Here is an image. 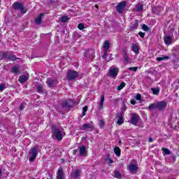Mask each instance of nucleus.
<instances>
[{
    "instance_id": "nucleus-1",
    "label": "nucleus",
    "mask_w": 179,
    "mask_h": 179,
    "mask_svg": "<svg viewBox=\"0 0 179 179\" xmlns=\"http://www.w3.org/2000/svg\"><path fill=\"white\" fill-rule=\"evenodd\" d=\"M52 136L56 138V141L61 142L64 137L65 136V132L61 129H59L57 126H52Z\"/></svg>"
},
{
    "instance_id": "nucleus-2",
    "label": "nucleus",
    "mask_w": 179,
    "mask_h": 179,
    "mask_svg": "<svg viewBox=\"0 0 179 179\" xmlns=\"http://www.w3.org/2000/svg\"><path fill=\"white\" fill-rule=\"evenodd\" d=\"M13 9L15 10H20L22 15H24L28 10L27 8L23 6V3L18 1H15L13 3Z\"/></svg>"
},
{
    "instance_id": "nucleus-3",
    "label": "nucleus",
    "mask_w": 179,
    "mask_h": 179,
    "mask_svg": "<svg viewBox=\"0 0 179 179\" xmlns=\"http://www.w3.org/2000/svg\"><path fill=\"white\" fill-rule=\"evenodd\" d=\"M0 59H7L9 61H16L17 58L15 55L9 53L8 52H0Z\"/></svg>"
},
{
    "instance_id": "nucleus-4",
    "label": "nucleus",
    "mask_w": 179,
    "mask_h": 179,
    "mask_svg": "<svg viewBox=\"0 0 179 179\" xmlns=\"http://www.w3.org/2000/svg\"><path fill=\"white\" fill-rule=\"evenodd\" d=\"M118 72H120L118 67L112 66L108 70V76H109V78H113V79H115V78L118 76Z\"/></svg>"
},
{
    "instance_id": "nucleus-5",
    "label": "nucleus",
    "mask_w": 179,
    "mask_h": 179,
    "mask_svg": "<svg viewBox=\"0 0 179 179\" xmlns=\"http://www.w3.org/2000/svg\"><path fill=\"white\" fill-rule=\"evenodd\" d=\"M127 6V1H122L120 2L115 7L116 11L121 14L124 13V10H125V8Z\"/></svg>"
},
{
    "instance_id": "nucleus-6",
    "label": "nucleus",
    "mask_w": 179,
    "mask_h": 179,
    "mask_svg": "<svg viewBox=\"0 0 179 179\" xmlns=\"http://www.w3.org/2000/svg\"><path fill=\"white\" fill-rule=\"evenodd\" d=\"M75 106V101L72 99H68L62 102V107L63 108H71Z\"/></svg>"
},
{
    "instance_id": "nucleus-7",
    "label": "nucleus",
    "mask_w": 179,
    "mask_h": 179,
    "mask_svg": "<svg viewBox=\"0 0 179 179\" xmlns=\"http://www.w3.org/2000/svg\"><path fill=\"white\" fill-rule=\"evenodd\" d=\"M84 57L87 58V59H94V58L96 57V55H94V50L92 49L86 50L85 52L84 53Z\"/></svg>"
},
{
    "instance_id": "nucleus-8",
    "label": "nucleus",
    "mask_w": 179,
    "mask_h": 179,
    "mask_svg": "<svg viewBox=\"0 0 179 179\" xmlns=\"http://www.w3.org/2000/svg\"><path fill=\"white\" fill-rule=\"evenodd\" d=\"M79 76V73H77V71H69L67 73V80H74V79H76Z\"/></svg>"
},
{
    "instance_id": "nucleus-9",
    "label": "nucleus",
    "mask_w": 179,
    "mask_h": 179,
    "mask_svg": "<svg viewBox=\"0 0 179 179\" xmlns=\"http://www.w3.org/2000/svg\"><path fill=\"white\" fill-rule=\"evenodd\" d=\"M37 157V148H34L29 151V162H34Z\"/></svg>"
},
{
    "instance_id": "nucleus-10",
    "label": "nucleus",
    "mask_w": 179,
    "mask_h": 179,
    "mask_svg": "<svg viewBox=\"0 0 179 179\" xmlns=\"http://www.w3.org/2000/svg\"><path fill=\"white\" fill-rule=\"evenodd\" d=\"M46 83L49 87L54 89L58 85V80L48 78Z\"/></svg>"
},
{
    "instance_id": "nucleus-11",
    "label": "nucleus",
    "mask_w": 179,
    "mask_h": 179,
    "mask_svg": "<svg viewBox=\"0 0 179 179\" xmlns=\"http://www.w3.org/2000/svg\"><path fill=\"white\" fill-rule=\"evenodd\" d=\"M157 110L159 111H163L166 110V107H167V102L166 101H161L157 103Z\"/></svg>"
},
{
    "instance_id": "nucleus-12",
    "label": "nucleus",
    "mask_w": 179,
    "mask_h": 179,
    "mask_svg": "<svg viewBox=\"0 0 179 179\" xmlns=\"http://www.w3.org/2000/svg\"><path fill=\"white\" fill-rule=\"evenodd\" d=\"M82 171L80 169H76L71 173V177L72 178L78 179L80 177Z\"/></svg>"
},
{
    "instance_id": "nucleus-13",
    "label": "nucleus",
    "mask_w": 179,
    "mask_h": 179,
    "mask_svg": "<svg viewBox=\"0 0 179 179\" xmlns=\"http://www.w3.org/2000/svg\"><path fill=\"white\" fill-rule=\"evenodd\" d=\"M117 118V125H122L124 124V113H120L116 115Z\"/></svg>"
},
{
    "instance_id": "nucleus-14",
    "label": "nucleus",
    "mask_w": 179,
    "mask_h": 179,
    "mask_svg": "<svg viewBox=\"0 0 179 179\" xmlns=\"http://www.w3.org/2000/svg\"><path fill=\"white\" fill-rule=\"evenodd\" d=\"M122 55L124 58V65L129 64V57H128V51H127V50L125 49L122 50Z\"/></svg>"
},
{
    "instance_id": "nucleus-15",
    "label": "nucleus",
    "mask_w": 179,
    "mask_h": 179,
    "mask_svg": "<svg viewBox=\"0 0 179 179\" xmlns=\"http://www.w3.org/2000/svg\"><path fill=\"white\" fill-rule=\"evenodd\" d=\"M138 121H139V115H138V114L136 113L132 114L131 117V123L133 125H136Z\"/></svg>"
},
{
    "instance_id": "nucleus-16",
    "label": "nucleus",
    "mask_w": 179,
    "mask_h": 179,
    "mask_svg": "<svg viewBox=\"0 0 179 179\" xmlns=\"http://www.w3.org/2000/svg\"><path fill=\"white\" fill-rule=\"evenodd\" d=\"M173 36H170L169 35H166L165 37L164 38V43L166 45H170L171 44L173 43Z\"/></svg>"
},
{
    "instance_id": "nucleus-17",
    "label": "nucleus",
    "mask_w": 179,
    "mask_h": 179,
    "mask_svg": "<svg viewBox=\"0 0 179 179\" xmlns=\"http://www.w3.org/2000/svg\"><path fill=\"white\" fill-rule=\"evenodd\" d=\"M80 129L81 131H86V129H91V131H93V129H94V126L91 124H84Z\"/></svg>"
},
{
    "instance_id": "nucleus-18",
    "label": "nucleus",
    "mask_w": 179,
    "mask_h": 179,
    "mask_svg": "<svg viewBox=\"0 0 179 179\" xmlns=\"http://www.w3.org/2000/svg\"><path fill=\"white\" fill-rule=\"evenodd\" d=\"M64 169L62 167L59 168L57 173V179H64Z\"/></svg>"
},
{
    "instance_id": "nucleus-19",
    "label": "nucleus",
    "mask_w": 179,
    "mask_h": 179,
    "mask_svg": "<svg viewBox=\"0 0 179 179\" xmlns=\"http://www.w3.org/2000/svg\"><path fill=\"white\" fill-rule=\"evenodd\" d=\"M128 169L130 171V173H136V171H138V166L134 164H131L130 165H129Z\"/></svg>"
},
{
    "instance_id": "nucleus-20",
    "label": "nucleus",
    "mask_w": 179,
    "mask_h": 179,
    "mask_svg": "<svg viewBox=\"0 0 179 179\" xmlns=\"http://www.w3.org/2000/svg\"><path fill=\"white\" fill-rule=\"evenodd\" d=\"M138 26H139V22L137 20L133 21L130 26V30H136L138 29Z\"/></svg>"
},
{
    "instance_id": "nucleus-21",
    "label": "nucleus",
    "mask_w": 179,
    "mask_h": 179,
    "mask_svg": "<svg viewBox=\"0 0 179 179\" xmlns=\"http://www.w3.org/2000/svg\"><path fill=\"white\" fill-rule=\"evenodd\" d=\"M80 156H86L87 155V151H86V147L83 145L79 148Z\"/></svg>"
},
{
    "instance_id": "nucleus-22",
    "label": "nucleus",
    "mask_w": 179,
    "mask_h": 179,
    "mask_svg": "<svg viewBox=\"0 0 179 179\" xmlns=\"http://www.w3.org/2000/svg\"><path fill=\"white\" fill-rule=\"evenodd\" d=\"M43 16H44V13L38 15V17L35 20L36 24H41Z\"/></svg>"
},
{
    "instance_id": "nucleus-23",
    "label": "nucleus",
    "mask_w": 179,
    "mask_h": 179,
    "mask_svg": "<svg viewBox=\"0 0 179 179\" xmlns=\"http://www.w3.org/2000/svg\"><path fill=\"white\" fill-rule=\"evenodd\" d=\"M131 51L135 52V54H139V46H138V45L134 43L131 46Z\"/></svg>"
},
{
    "instance_id": "nucleus-24",
    "label": "nucleus",
    "mask_w": 179,
    "mask_h": 179,
    "mask_svg": "<svg viewBox=\"0 0 179 179\" xmlns=\"http://www.w3.org/2000/svg\"><path fill=\"white\" fill-rule=\"evenodd\" d=\"M151 92H152V94H154V96H157L160 93V88H159V87H155V88L152 87L151 88Z\"/></svg>"
},
{
    "instance_id": "nucleus-25",
    "label": "nucleus",
    "mask_w": 179,
    "mask_h": 179,
    "mask_svg": "<svg viewBox=\"0 0 179 179\" xmlns=\"http://www.w3.org/2000/svg\"><path fill=\"white\" fill-rule=\"evenodd\" d=\"M104 104V94L101 95V100L99 102V110H103Z\"/></svg>"
},
{
    "instance_id": "nucleus-26",
    "label": "nucleus",
    "mask_w": 179,
    "mask_h": 179,
    "mask_svg": "<svg viewBox=\"0 0 179 179\" xmlns=\"http://www.w3.org/2000/svg\"><path fill=\"white\" fill-rule=\"evenodd\" d=\"M113 152L117 157L121 156V150L120 149V147H115L113 150Z\"/></svg>"
},
{
    "instance_id": "nucleus-27",
    "label": "nucleus",
    "mask_w": 179,
    "mask_h": 179,
    "mask_svg": "<svg viewBox=\"0 0 179 179\" xmlns=\"http://www.w3.org/2000/svg\"><path fill=\"white\" fill-rule=\"evenodd\" d=\"M103 47L104 51H108V48H110V42L108 41H106L103 43Z\"/></svg>"
},
{
    "instance_id": "nucleus-28",
    "label": "nucleus",
    "mask_w": 179,
    "mask_h": 179,
    "mask_svg": "<svg viewBox=\"0 0 179 179\" xmlns=\"http://www.w3.org/2000/svg\"><path fill=\"white\" fill-rule=\"evenodd\" d=\"M27 79H29L27 76L22 75L20 76L19 82L20 83H24V82H27Z\"/></svg>"
},
{
    "instance_id": "nucleus-29",
    "label": "nucleus",
    "mask_w": 179,
    "mask_h": 179,
    "mask_svg": "<svg viewBox=\"0 0 179 179\" xmlns=\"http://www.w3.org/2000/svg\"><path fill=\"white\" fill-rule=\"evenodd\" d=\"M148 110H157V103H151L148 108Z\"/></svg>"
},
{
    "instance_id": "nucleus-30",
    "label": "nucleus",
    "mask_w": 179,
    "mask_h": 179,
    "mask_svg": "<svg viewBox=\"0 0 179 179\" xmlns=\"http://www.w3.org/2000/svg\"><path fill=\"white\" fill-rule=\"evenodd\" d=\"M114 174L115 178L121 179L122 178V176L121 175V173H120L118 171H114Z\"/></svg>"
},
{
    "instance_id": "nucleus-31",
    "label": "nucleus",
    "mask_w": 179,
    "mask_h": 179,
    "mask_svg": "<svg viewBox=\"0 0 179 179\" xmlns=\"http://www.w3.org/2000/svg\"><path fill=\"white\" fill-rule=\"evenodd\" d=\"M136 11L137 12H141L142 10H143V5L138 3L136 6Z\"/></svg>"
},
{
    "instance_id": "nucleus-32",
    "label": "nucleus",
    "mask_w": 179,
    "mask_h": 179,
    "mask_svg": "<svg viewBox=\"0 0 179 179\" xmlns=\"http://www.w3.org/2000/svg\"><path fill=\"white\" fill-rule=\"evenodd\" d=\"M169 58H170V57H169V56H164V57H157V61L160 62L161 61H164L166 59H169Z\"/></svg>"
},
{
    "instance_id": "nucleus-33",
    "label": "nucleus",
    "mask_w": 179,
    "mask_h": 179,
    "mask_svg": "<svg viewBox=\"0 0 179 179\" xmlns=\"http://www.w3.org/2000/svg\"><path fill=\"white\" fill-rule=\"evenodd\" d=\"M12 73H17L19 72V66H15L11 69Z\"/></svg>"
},
{
    "instance_id": "nucleus-34",
    "label": "nucleus",
    "mask_w": 179,
    "mask_h": 179,
    "mask_svg": "<svg viewBox=\"0 0 179 179\" xmlns=\"http://www.w3.org/2000/svg\"><path fill=\"white\" fill-rule=\"evenodd\" d=\"M68 20H69V16H63L61 18V22H62L63 23H66V22H68Z\"/></svg>"
},
{
    "instance_id": "nucleus-35",
    "label": "nucleus",
    "mask_w": 179,
    "mask_h": 179,
    "mask_svg": "<svg viewBox=\"0 0 179 179\" xmlns=\"http://www.w3.org/2000/svg\"><path fill=\"white\" fill-rule=\"evenodd\" d=\"M125 87V83L122 82L120 85L117 87V90H122Z\"/></svg>"
},
{
    "instance_id": "nucleus-36",
    "label": "nucleus",
    "mask_w": 179,
    "mask_h": 179,
    "mask_svg": "<svg viewBox=\"0 0 179 179\" xmlns=\"http://www.w3.org/2000/svg\"><path fill=\"white\" fill-rule=\"evenodd\" d=\"M162 151L164 152V155H171V152H170V150L167 149V148H162Z\"/></svg>"
},
{
    "instance_id": "nucleus-37",
    "label": "nucleus",
    "mask_w": 179,
    "mask_h": 179,
    "mask_svg": "<svg viewBox=\"0 0 179 179\" xmlns=\"http://www.w3.org/2000/svg\"><path fill=\"white\" fill-rule=\"evenodd\" d=\"M6 89V84L2 83L0 84V92H3Z\"/></svg>"
},
{
    "instance_id": "nucleus-38",
    "label": "nucleus",
    "mask_w": 179,
    "mask_h": 179,
    "mask_svg": "<svg viewBox=\"0 0 179 179\" xmlns=\"http://www.w3.org/2000/svg\"><path fill=\"white\" fill-rule=\"evenodd\" d=\"M142 29L144 30V31H149V30H150V28H149V27L145 24H143Z\"/></svg>"
},
{
    "instance_id": "nucleus-39",
    "label": "nucleus",
    "mask_w": 179,
    "mask_h": 179,
    "mask_svg": "<svg viewBox=\"0 0 179 179\" xmlns=\"http://www.w3.org/2000/svg\"><path fill=\"white\" fill-rule=\"evenodd\" d=\"M108 55V50H103V55L102 56V58H103V59H107Z\"/></svg>"
},
{
    "instance_id": "nucleus-40",
    "label": "nucleus",
    "mask_w": 179,
    "mask_h": 179,
    "mask_svg": "<svg viewBox=\"0 0 179 179\" xmlns=\"http://www.w3.org/2000/svg\"><path fill=\"white\" fill-rule=\"evenodd\" d=\"M36 89H37L38 93L43 92V87L41 85H38Z\"/></svg>"
},
{
    "instance_id": "nucleus-41",
    "label": "nucleus",
    "mask_w": 179,
    "mask_h": 179,
    "mask_svg": "<svg viewBox=\"0 0 179 179\" xmlns=\"http://www.w3.org/2000/svg\"><path fill=\"white\" fill-rule=\"evenodd\" d=\"M86 111H87V106H85L83 108V116L86 115Z\"/></svg>"
},
{
    "instance_id": "nucleus-42",
    "label": "nucleus",
    "mask_w": 179,
    "mask_h": 179,
    "mask_svg": "<svg viewBox=\"0 0 179 179\" xmlns=\"http://www.w3.org/2000/svg\"><path fill=\"white\" fill-rule=\"evenodd\" d=\"M78 27L79 30H83V29H85V24H83V23H80Z\"/></svg>"
},
{
    "instance_id": "nucleus-43",
    "label": "nucleus",
    "mask_w": 179,
    "mask_h": 179,
    "mask_svg": "<svg viewBox=\"0 0 179 179\" xmlns=\"http://www.w3.org/2000/svg\"><path fill=\"white\" fill-rule=\"evenodd\" d=\"M129 71H133V72H136V71H138V67L137 66H136V67H129Z\"/></svg>"
},
{
    "instance_id": "nucleus-44",
    "label": "nucleus",
    "mask_w": 179,
    "mask_h": 179,
    "mask_svg": "<svg viewBox=\"0 0 179 179\" xmlns=\"http://www.w3.org/2000/svg\"><path fill=\"white\" fill-rule=\"evenodd\" d=\"M135 99L136 100H141L142 99V96L140 94H137L136 96H135Z\"/></svg>"
},
{
    "instance_id": "nucleus-45",
    "label": "nucleus",
    "mask_w": 179,
    "mask_h": 179,
    "mask_svg": "<svg viewBox=\"0 0 179 179\" xmlns=\"http://www.w3.org/2000/svg\"><path fill=\"white\" fill-rule=\"evenodd\" d=\"M74 38H79V34L76 31L73 32Z\"/></svg>"
},
{
    "instance_id": "nucleus-46",
    "label": "nucleus",
    "mask_w": 179,
    "mask_h": 179,
    "mask_svg": "<svg viewBox=\"0 0 179 179\" xmlns=\"http://www.w3.org/2000/svg\"><path fill=\"white\" fill-rule=\"evenodd\" d=\"M99 127L101 128H103V127H104V120H100L99 121Z\"/></svg>"
},
{
    "instance_id": "nucleus-47",
    "label": "nucleus",
    "mask_w": 179,
    "mask_h": 179,
    "mask_svg": "<svg viewBox=\"0 0 179 179\" xmlns=\"http://www.w3.org/2000/svg\"><path fill=\"white\" fill-rule=\"evenodd\" d=\"M138 36H140V37H141V38H143L145 37V33L140 31L138 33Z\"/></svg>"
},
{
    "instance_id": "nucleus-48",
    "label": "nucleus",
    "mask_w": 179,
    "mask_h": 179,
    "mask_svg": "<svg viewBox=\"0 0 179 179\" xmlns=\"http://www.w3.org/2000/svg\"><path fill=\"white\" fill-rule=\"evenodd\" d=\"M105 160L109 162L110 164H111V163H113V159H111V158H106Z\"/></svg>"
},
{
    "instance_id": "nucleus-49",
    "label": "nucleus",
    "mask_w": 179,
    "mask_h": 179,
    "mask_svg": "<svg viewBox=\"0 0 179 179\" xmlns=\"http://www.w3.org/2000/svg\"><path fill=\"white\" fill-rule=\"evenodd\" d=\"M130 103L131 104H133V106H135V104H136V102L134 100H131Z\"/></svg>"
},
{
    "instance_id": "nucleus-50",
    "label": "nucleus",
    "mask_w": 179,
    "mask_h": 179,
    "mask_svg": "<svg viewBox=\"0 0 179 179\" xmlns=\"http://www.w3.org/2000/svg\"><path fill=\"white\" fill-rule=\"evenodd\" d=\"M20 110H23L24 108V106H23V103H21L20 106Z\"/></svg>"
},
{
    "instance_id": "nucleus-51",
    "label": "nucleus",
    "mask_w": 179,
    "mask_h": 179,
    "mask_svg": "<svg viewBox=\"0 0 179 179\" xmlns=\"http://www.w3.org/2000/svg\"><path fill=\"white\" fill-rule=\"evenodd\" d=\"M148 142H153V138L150 137L148 139Z\"/></svg>"
},
{
    "instance_id": "nucleus-52",
    "label": "nucleus",
    "mask_w": 179,
    "mask_h": 179,
    "mask_svg": "<svg viewBox=\"0 0 179 179\" xmlns=\"http://www.w3.org/2000/svg\"><path fill=\"white\" fill-rule=\"evenodd\" d=\"M125 110H127V108H122V111H123V112H122V113H124V111H125Z\"/></svg>"
},
{
    "instance_id": "nucleus-53",
    "label": "nucleus",
    "mask_w": 179,
    "mask_h": 179,
    "mask_svg": "<svg viewBox=\"0 0 179 179\" xmlns=\"http://www.w3.org/2000/svg\"><path fill=\"white\" fill-rule=\"evenodd\" d=\"M2 176V169H0V177Z\"/></svg>"
},
{
    "instance_id": "nucleus-54",
    "label": "nucleus",
    "mask_w": 179,
    "mask_h": 179,
    "mask_svg": "<svg viewBox=\"0 0 179 179\" xmlns=\"http://www.w3.org/2000/svg\"><path fill=\"white\" fill-rule=\"evenodd\" d=\"M122 142L121 141H119V145H121Z\"/></svg>"
},
{
    "instance_id": "nucleus-55",
    "label": "nucleus",
    "mask_w": 179,
    "mask_h": 179,
    "mask_svg": "<svg viewBox=\"0 0 179 179\" xmlns=\"http://www.w3.org/2000/svg\"><path fill=\"white\" fill-rule=\"evenodd\" d=\"M31 179H35V178H31Z\"/></svg>"
}]
</instances>
